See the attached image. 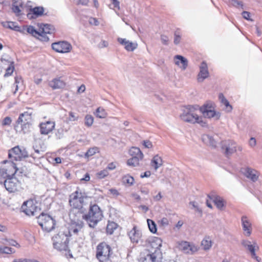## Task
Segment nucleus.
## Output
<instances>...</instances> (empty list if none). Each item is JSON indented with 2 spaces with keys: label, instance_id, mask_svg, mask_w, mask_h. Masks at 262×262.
Returning a JSON list of instances; mask_svg holds the SVG:
<instances>
[{
  "label": "nucleus",
  "instance_id": "79ce46f5",
  "mask_svg": "<svg viewBox=\"0 0 262 262\" xmlns=\"http://www.w3.org/2000/svg\"><path fill=\"white\" fill-rule=\"evenodd\" d=\"M96 115L99 118H105L107 114L104 109L99 107L96 110Z\"/></svg>",
  "mask_w": 262,
  "mask_h": 262
},
{
  "label": "nucleus",
  "instance_id": "49530a36",
  "mask_svg": "<svg viewBox=\"0 0 262 262\" xmlns=\"http://www.w3.org/2000/svg\"><path fill=\"white\" fill-rule=\"evenodd\" d=\"M108 172L107 170L105 168V169H103L99 172H98L97 173V177L99 179H103L105 177L108 175Z\"/></svg>",
  "mask_w": 262,
  "mask_h": 262
},
{
  "label": "nucleus",
  "instance_id": "f03ea898",
  "mask_svg": "<svg viewBox=\"0 0 262 262\" xmlns=\"http://www.w3.org/2000/svg\"><path fill=\"white\" fill-rule=\"evenodd\" d=\"M199 105H187L182 110V113L180 114V117L184 122L194 124L195 123L201 124H205L202 120V118L199 117L196 112L199 110Z\"/></svg>",
  "mask_w": 262,
  "mask_h": 262
},
{
  "label": "nucleus",
  "instance_id": "20e7f679",
  "mask_svg": "<svg viewBox=\"0 0 262 262\" xmlns=\"http://www.w3.org/2000/svg\"><path fill=\"white\" fill-rule=\"evenodd\" d=\"M53 247L58 251H66L68 248L69 238L67 235L60 232L52 238Z\"/></svg>",
  "mask_w": 262,
  "mask_h": 262
},
{
  "label": "nucleus",
  "instance_id": "2f4dec72",
  "mask_svg": "<svg viewBox=\"0 0 262 262\" xmlns=\"http://www.w3.org/2000/svg\"><path fill=\"white\" fill-rule=\"evenodd\" d=\"M3 26L5 28H8L11 30L20 31V27L17 25V23L13 21H6L2 23Z\"/></svg>",
  "mask_w": 262,
  "mask_h": 262
},
{
  "label": "nucleus",
  "instance_id": "4c0bfd02",
  "mask_svg": "<svg viewBox=\"0 0 262 262\" xmlns=\"http://www.w3.org/2000/svg\"><path fill=\"white\" fill-rule=\"evenodd\" d=\"M49 124V121L46 123H41L40 124V130L41 134L48 135L49 133V128L48 127Z\"/></svg>",
  "mask_w": 262,
  "mask_h": 262
},
{
  "label": "nucleus",
  "instance_id": "37998d69",
  "mask_svg": "<svg viewBox=\"0 0 262 262\" xmlns=\"http://www.w3.org/2000/svg\"><path fill=\"white\" fill-rule=\"evenodd\" d=\"M1 249L0 253H1L10 254L15 252V250L13 249L8 247H5L3 248L1 247Z\"/></svg>",
  "mask_w": 262,
  "mask_h": 262
},
{
  "label": "nucleus",
  "instance_id": "f257e3e1",
  "mask_svg": "<svg viewBox=\"0 0 262 262\" xmlns=\"http://www.w3.org/2000/svg\"><path fill=\"white\" fill-rule=\"evenodd\" d=\"M103 217V212L97 204H91L88 212L83 214L79 210L75 212H71L70 217L71 224L69 228V234L70 236L77 235L83 228L84 224L82 220H85L89 227L95 228L97 224Z\"/></svg>",
  "mask_w": 262,
  "mask_h": 262
},
{
  "label": "nucleus",
  "instance_id": "0eeeda50",
  "mask_svg": "<svg viewBox=\"0 0 262 262\" xmlns=\"http://www.w3.org/2000/svg\"><path fill=\"white\" fill-rule=\"evenodd\" d=\"M0 166V174L4 178H11L16 173L17 169L16 164L13 162L4 161Z\"/></svg>",
  "mask_w": 262,
  "mask_h": 262
},
{
  "label": "nucleus",
  "instance_id": "4d7b16f0",
  "mask_svg": "<svg viewBox=\"0 0 262 262\" xmlns=\"http://www.w3.org/2000/svg\"><path fill=\"white\" fill-rule=\"evenodd\" d=\"M242 15L243 17L244 18H245L246 20H251L250 17V13L248 11H243L242 13Z\"/></svg>",
  "mask_w": 262,
  "mask_h": 262
},
{
  "label": "nucleus",
  "instance_id": "dca6fc26",
  "mask_svg": "<svg viewBox=\"0 0 262 262\" xmlns=\"http://www.w3.org/2000/svg\"><path fill=\"white\" fill-rule=\"evenodd\" d=\"M27 31L33 36L42 41H48L49 40L47 34L49 33V31H46L44 28H40L39 31H37L34 27L29 26L27 27Z\"/></svg>",
  "mask_w": 262,
  "mask_h": 262
},
{
  "label": "nucleus",
  "instance_id": "e2e57ef3",
  "mask_svg": "<svg viewBox=\"0 0 262 262\" xmlns=\"http://www.w3.org/2000/svg\"><path fill=\"white\" fill-rule=\"evenodd\" d=\"M50 220L52 221V227L50 228V231L52 230H54L55 229V228H57L58 226H56V221L53 219L51 216H50Z\"/></svg>",
  "mask_w": 262,
  "mask_h": 262
},
{
  "label": "nucleus",
  "instance_id": "774afa93",
  "mask_svg": "<svg viewBox=\"0 0 262 262\" xmlns=\"http://www.w3.org/2000/svg\"><path fill=\"white\" fill-rule=\"evenodd\" d=\"M109 191L110 192L111 194L114 195H116V196H117L119 195V192L118 191H117V190L115 189H110L109 190Z\"/></svg>",
  "mask_w": 262,
  "mask_h": 262
},
{
  "label": "nucleus",
  "instance_id": "bf43d9fd",
  "mask_svg": "<svg viewBox=\"0 0 262 262\" xmlns=\"http://www.w3.org/2000/svg\"><path fill=\"white\" fill-rule=\"evenodd\" d=\"M116 163H114V162H112V163H109L106 169L108 170H114L116 168Z\"/></svg>",
  "mask_w": 262,
  "mask_h": 262
},
{
  "label": "nucleus",
  "instance_id": "de8ad7c7",
  "mask_svg": "<svg viewBox=\"0 0 262 262\" xmlns=\"http://www.w3.org/2000/svg\"><path fill=\"white\" fill-rule=\"evenodd\" d=\"M174 43L175 45H178L181 41V35L180 32L178 31H176L174 32Z\"/></svg>",
  "mask_w": 262,
  "mask_h": 262
},
{
  "label": "nucleus",
  "instance_id": "2eb2a0df",
  "mask_svg": "<svg viewBox=\"0 0 262 262\" xmlns=\"http://www.w3.org/2000/svg\"><path fill=\"white\" fill-rule=\"evenodd\" d=\"M53 50L58 53H69L72 49V46L70 43L66 41H60L52 44Z\"/></svg>",
  "mask_w": 262,
  "mask_h": 262
},
{
  "label": "nucleus",
  "instance_id": "cd10ccee",
  "mask_svg": "<svg viewBox=\"0 0 262 262\" xmlns=\"http://www.w3.org/2000/svg\"><path fill=\"white\" fill-rule=\"evenodd\" d=\"M203 115L205 118H213L214 120H219L221 117L220 112H215L214 110H209L207 111H203Z\"/></svg>",
  "mask_w": 262,
  "mask_h": 262
},
{
  "label": "nucleus",
  "instance_id": "72a5a7b5",
  "mask_svg": "<svg viewBox=\"0 0 262 262\" xmlns=\"http://www.w3.org/2000/svg\"><path fill=\"white\" fill-rule=\"evenodd\" d=\"M219 99L221 100V102L222 104H223L225 106L227 111L228 112H230L232 109V107L230 104L229 101L226 99V98L224 96L223 94H220L219 95Z\"/></svg>",
  "mask_w": 262,
  "mask_h": 262
},
{
  "label": "nucleus",
  "instance_id": "393cba45",
  "mask_svg": "<svg viewBox=\"0 0 262 262\" xmlns=\"http://www.w3.org/2000/svg\"><path fill=\"white\" fill-rule=\"evenodd\" d=\"M174 63L180 67L182 70H185L188 66V60L183 56L179 55H176L174 57Z\"/></svg>",
  "mask_w": 262,
  "mask_h": 262
},
{
  "label": "nucleus",
  "instance_id": "5701e85b",
  "mask_svg": "<svg viewBox=\"0 0 262 262\" xmlns=\"http://www.w3.org/2000/svg\"><path fill=\"white\" fill-rule=\"evenodd\" d=\"M44 9L41 7H36L31 9L30 12L27 14V17L29 19H35L43 14Z\"/></svg>",
  "mask_w": 262,
  "mask_h": 262
},
{
  "label": "nucleus",
  "instance_id": "09e8293b",
  "mask_svg": "<svg viewBox=\"0 0 262 262\" xmlns=\"http://www.w3.org/2000/svg\"><path fill=\"white\" fill-rule=\"evenodd\" d=\"M68 119L70 121H76L78 119V116L76 115L75 114L72 112H70Z\"/></svg>",
  "mask_w": 262,
  "mask_h": 262
},
{
  "label": "nucleus",
  "instance_id": "a211bd4d",
  "mask_svg": "<svg viewBox=\"0 0 262 262\" xmlns=\"http://www.w3.org/2000/svg\"><path fill=\"white\" fill-rule=\"evenodd\" d=\"M162 253L158 250L155 253H151L149 252L144 257H141L140 258L139 262H161Z\"/></svg>",
  "mask_w": 262,
  "mask_h": 262
},
{
  "label": "nucleus",
  "instance_id": "6e6552de",
  "mask_svg": "<svg viewBox=\"0 0 262 262\" xmlns=\"http://www.w3.org/2000/svg\"><path fill=\"white\" fill-rule=\"evenodd\" d=\"M129 154L132 158L127 160V165L133 167L139 166L140 161H142L144 157V155L140 149L132 147L129 150Z\"/></svg>",
  "mask_w": 262,
  "mask_h": 262
},
{
  "label": "nucleus",
  "instance_id": "f704fd0d",
  "mask_svg": "<svg viewBox=\"0 0 262 262\" xmlns=\"http://www.w3.org/2000/svg\"><path fill=\"white\" fill-rule=\"evenodd\" d=\"M201 245L205 250H209L212 246V242L209 237H205L201 242Z\"/></svg>",
  "mask_w": 262,
  "mask_h": 262
},
{
  "label": "nucleus",
  "instance_id": "6ab92c4d",
  "mask_svg": "<svg viewBox=\"0 0 262 262\" xmlns=\"http://www.w3.org/2000/svg\"><path fill=\"white\" fill-rule=\"evenodd\" d=\"M38 223L40 226L42 230L46 231L47 232H49V214L42 212L37 217Z\"/></svg>",
  "mask_w": 262,
  "mask_h": 262
},
{
  "label": "nucleus",
  "instance_id": "e433bc0d",
  "mask_svg": "<svg viewBox=\"0 0 262 262\" xmlns=\"http://www.w3.org/2000/svg\"><path fill=\"white\" fill-rule=\"evenodd\" d=\"M229 5L238 9H244L245 8L243 2L237 0H229Z\"/></svg>",
  "mask_w": 262,
  "mask_h": 262
},
{
  "label": "nucleus",
  "instance_id": "ea45409f",
  "mask_svg": "<svg viewBox=\"0 0 262 262\" xmlns=\"http://www.w3.org/2000/svg\"><path fill=\"white\" fill-rule=\"evenodd\" d=\"M199 110H200L202 113H203V111H209V110H214V104L212 102L204 104L202 107H199Z\"/></svg>",
  "mask_w": 262,
  "mask_h": 262
},
{
  "label": "nucleus",
  "instance_id": "1a4fd4ad",
  "mask_svg": "<svg viewBox=\"0 0 262 262\" xmlns=\"http://www.w3.org/2000/svg\"><path fill=\"white\" fill-rule=\"evenodd\" d=\"M85 198L86 196L84 193L76 190L70 195L69 204L74 208L80 209L82 207Z\"/></svg>",
  "mask_w": 262,
  "mask_h": 262
},
{
  "label": "nucleus",
  "instance_id": "a878e982",
  "mask_svg": "<svg viewBox=\"0 0 262 262\" xmlns=\"http://www.w3.org/2000/svg\"><path fill=\"white\" fill-rule=\"evenodd\" d=\"M163 163V159L159 155H156L153 157L150 162V166L154 168L155 171L162 166Z\"/></svg>",
  "mask_w": 262,
  "mask_h": 262
},
{
  "label": "nucleus",
  "instance_id": "c85d7f7f",
  "mask_svg": "<svg viewBox=\"0 0 262 262\" xmlns=\"http://www.w3.org/2000/svg\"><path fill=\"white\" fill-rule=\"evenodd\" d=\"M245 176L252 181L255 182L258 179L257 171L252 169L247 168L245 171Z\"/></svg>",
  "mask_w": 262,
  "mask_h": 262
},
{
  "label": "nucleus",
  "instance_id": "423d86ee",
  "mask_svg": "<svg viewBox=\"0 0 262 262\" xmlns=\"http://www.w3.org/2000/svg\"><path fill=\"white\" fill-rule=\"evenodd\" d=\"M221 144L222 149L224 150L225 154L227 156L232 155L237 151H242L243 150L242 146L238 145L232 140L223 141Z\"/></svg>",
  "mask_w": 262,
  "mask_h": 262
},
{
  "label": "nucleus",
  "instance_id": "0e129e2a",
  "mask_svg": "<svg viewBox=\"0 0 262 262\" xmlns=\"http://www.w3.org/2000/svg\"><path fill=\"white\" fill-rule=\"evenodd\" d=\"M89 3V0H78V4L83 6H87Z\"/></svg>",
  "mask_w": 262,
  "mask_h": 262
},
{
  "label": "nucleus",
  "instance_id": "473e14b6",
  "mask_svg": "<svg viewBox=\"0 0 262 262\" xmlns=\"http://www.w3.org/2000/svg\"><path fill=\"white\" fill-rule=\"evenodd\" d=\"M117 227L118 225L116 223L108 221L106 228V233L110 235L112 234Z\"/></svg>",
  "mask_w": 262,
  "mask_h": 262
},
{
  "label": "nucleus",
  "instance_id": "a18cd8bd",
  "mask_svg": "<svg viewBox=\"0 0 262 262\" xmlns=\"http://www.w3.org/2000/svg\"><path fill=\"white\" fill-rule=\"evenodd\" d=\"M13 62L10 61V64L8 68L6 69V72L4 75L5 77H8L12 74L14 70V66L13 65Z\"/></svg>",
  "mask_w": 262,
  "mask_h": 262
},
{
  "label": "nucleus",
  "instance_id": "ddd939ff",
  "mask_svg": "<svg viewBox=\"0 0 262 262\" xmlns=\"http://www.w3.org/2000/svg\"><path fill=\"white\" fill-rule=\"evenodd\" d=\"M178 248L185 254L192 255L198 250L197 246L187 241L178 242Z\"/></svg>",
  "mask_w": 262,
  "mask_h": 262
},
{
  "label": "nucleus",
  "instance_id": "c03bdc74",
  "mask_svg": "<svg viewBox=\"0 0 262 262\" xmlns=\"http://www.w3.org/2000/svg\"><path fill=\"white\" fill-rule=\"evenodd\" d=\"M97 152H98V148H91L85 154V157L89 158L95 155Z\"/></svg>",
  "mask_w": 262,
  "mask_h": 262
},
{
  "label": "nucleus",
  "instance_id": "052dcab7",
  "mask_svg": "<svg viewBox=\"0 0 262 262\" xmlns=\"http://www.w3.org/2000/svg\"><path fill=\"white\" fill-rule=\"evenodd\" d=\"M8 245L14 247H20V245L13 239H9Z\"/></svg>",
  "mask_w": 262,
  "mask_h": 262
},
{
  "label": "nucleus",
  "instance_id": "680f3d73",
  "mask_svg": "<svg viewBox=\"0 0 262 262\" xmlns=\"http://www.w3.org/2000/svg\"><path fill=\"white\" fill-rule=\"evenodd\" d=\"M256 139L253 137L251 138L249 140V146L253 147L256 145Z\"/></svg>",
  "mask_w": 262,
  "mask_h": 262
},
{
  "label": "nucleus",
  "instance_id": "3c124183",
  "mask_svg": "<svg viewBox=\"0 0 262 262\" xmlns=\"http://www.w3.org/2000/svg\"><path fill=\"white\" fill-rule=\"evenodd\" d=\"M12 122V119L10 117H5L2 122L3 125H10Z\"/></svg>",
  "mask_w": 262,
  "mask_h": 262
},
{
  "label": "nucleus",
  "instance_id": "8fccbe9b",
  "mask_svg": "<svg viewBox=\"0 0 262 262\" xmlns=\"http://www.w3.org/2000/svg\"><path fill=\"white\" fill-rule=\"evenodd\" d=\"M17 5V3H13V5H12V10H13V11L17 15H18L19 14V13L21 12V9L20 8H21V7H19V6H18Z\"/></svg>",
  "mask_w": 262,
  "mask_h": 262
},
{
  "label": "nucleus",
  "instance_id": "338daca9",
  "mask_svg": "<svg viewBox=\"0 0 262 262\" xmlns=\"http://www.w3.org/2000/svg\"><path fill=\"white\" fill-rule=\"evenodd\" d=\"M161 224L163 226H167L169 224L168 219L166 217H163L161 220Z\"/></svg>",
  "mask_w": 262,
  "mask_h": 262
},
{
  "label": "nucleus",
  "instance_id": "4be33fe9",
  "mask_svg": "<svg viewBox=\"0 0 262 262\" xmlns=\"http://www.w3.org/2000/svg\"><path fill=\"white\" fill-rule=\"evenodd\" d=\"M242 226L244 231V235L246 236H250L252 232V224L246 216H243L241 218Z\"/></svg>",
  "mask_w": 262,
  "mask_h": 262
},
{
  "label": "nucleus",
  "instance_id": "f3484780",
  "mask_svg": "<svg viewBox=\"0 0 262 262\" xmlns=\"http://www.w3.org/2000/svg\"><path fill=\"white\" fill-rule=\"evenodd\" d=\"M127 235L133 244H138L142 237L141 231L136 226L127 232Z\"/></svg>",
  "mask_w": 262,
  "mask_h": 262
},
{
  "label": "nucleus",
  "instance_id": "7c9ffc66",
  "mask_svg": "<svg viewBox=\"0 0 262 262\" xmlns=\"http://www.w3.org/2000/svg\"><path fill=\"white\" fill-rule=\"evenodd\" d=\"M203 141L206 144L212 147L216 146V142L213 138L209 135H204L202 136Z\"/></svg>",
  "mask_w": 262,
  "mask_h": 262
},
{
  "label": "nucleus",
  "instance_id": "c9c22d12",
  "mask_svg": "<svg viewBox=\"0 0 262 262\" xmlns=\"http://www.w3.org/2000/svg\"><path fill=\"white\" fill-rule=\"evenodd\" d=\"M122 182L124 184L131 186L134 182V179L129 175H125L122 177Z\"/></svg>",
  "mask_w": 262,
  "mask_h": 262
},
{
  "label": "nucleus",
  "instance_id": "5fc2aeb1",
  "mask_svg": "<svg viewBox=\"0 0 262 262\" xmlns=\"http://www.w3.org/2000/svg\"><path fill=\"white\" fill-rule=\"evenodd\" d=\"M89 22L91 25L97 26L99 25V23L96 18L91 17L89 20Z\"/></svg>",
  "mask_w": 262,
  "mask_h": 262
},
{
  "label": "nucleus",
  "instance_id": "603ef678",
  "mask_svg": "<svg viewBox=\"0 0 262 262\" xmlns=\"http://www.w3.org/2000/svg\"><path fill=\"white\" fill-rule=\"evenodd\" d=\"M112 5L114 6V9H116L117 10H119L120 9V2L119 0H111Z\"/></svg>",
  "mask_w": 262,
  "mask_h": 262
},
{
  "label": "nucleus",
  "instance_id": "b1692460",
  "mask_svg": "<svg viewBox=\"0 0 262 262\" xmlns=\"http://www.w3.org/2000/svg\"><path fill=\"white\" fill-rule=\"evenodd\" d=\"M117 40L121 45L124 46V48L127 51H133L137 48L138 45L137 43L130 42L125 38L119 37Z\"/></svg>",
  "mask_w": 262,
  "mask_h": 262
},
{
  "label": "nucleus",
  "instance_id": "412c9836",
  "mask_svg": "<svg viewBox=\"0 0 262 262\" xmlns=\"http://www.w3.org/2000/svg\"><path fill=\"white\" fill-rule=\"evenodd\" d=\"M209 72L207 63L203 61L200 66V72L198 75V81L199 82H203L209 76Z\"/></svg>",
  "mask_w": 262,
  "mask_h": 262
},
{
  "label": "nucleus",
  "instance_id": "a19ab883",
  "mask_svg": "<svg viewBox=\"0 0 262 262\" xmlns=\"http://www.w3.org/2000/svg\"><path fill=\"white\" fill-rule=\"evenodd\" d=\"M94 122V118L92 115H86L84 117V124L88 127H91Z\"/></svg>",
  "mask_w": 262,
  "mask_h": 262
},
{
  "label": "nucleus",
  "instance_id": "69168bd1",
  "mask_svg": "<svg viewBox=\"0 0 262 262\" xmlns=\"http://www.w3.org/2000/svg\"><path fill=\"white\" fill-rule=\"evenodd\" d=\"M21 81V78H18V77H15V83L16 84V88H15V91L14 92V93H16V92L18 90V84Z\"/></svg>",
  "mask_w": 262,
  "mask_h": 262
},
{
  "label": "nucleus",
  "instance_id": "bb28decb",
  "mask_svg": "<svg viewBox=\"0 0 262 262\" xmlns=\"http://www.w3.org/2000/svg\"><path fill=\"white\" fill-rule=\"evenodd\" d=\"M208 197L212 200L217 208L222 209L224 206L223 199L219 196L214 194H208Z\"/></svg>",
  "mask_w": 262,
  "mask_h": 262
},
{
  "label": "nucleus",
  "instance_id": "13d9d810",
  "mask_svg": "<svg viewBox=\"0 0 262 262\" xmlns=\"http://www.w3.org/2000/svg\"><path fill=\"white\" fill-rule=\"evenodd\" d=\"M161 40L163 44L167 45L168 43V38L167 36L164 35H162L161 36Z\"/></svg>",
  "mask_w": 262,
  "mask_h": 262
},
{
  "label": "nucleus",
  "instance_id": "c756f323",
  "mask_svg": "<svg viewBox=\"0 0 262 262\" xmlns=\"http://www.w3.org/2000/svg\"><path fill=\"white\" fill-rule=\"evenodd\" d=\"M65 83L60 78H55L52 81L50 86L53 89H62L64 86Z\"/></svg>",
  "mask_w": 262,
  "mask_h": 262
},
{
  "label": "nucleus",
  "instance_id": "864d4df0",
  "mask_svg": "<svg viewBox=\"0 0 262 262\" xmlns=\"http://www.w3.org/2000/svg\"><path fill=\"white\" fill-rule=\"evenodd\" d=\"M190 205H192V208L194 209L195 210L198 212L201 213L202 210L196 204V203L194 201H192L189 203Z\"/></svg>",
  "mask_w": 262,
  "mask_h": 262
},
{
  "label": "nucleus",
  "instance_id": "aec40b11",
  "mask_svg": "<svg viewBox=\"0 0 262 262\" xmlns=\"http://www.w3.org/2000/svg\"><path fill=\"white\" fill-rule=\"evenodd\" d=\"M241 244L250 252L251 255H255V251L259 248L255 241L250 242L247 239H244L242 241Z\"/></svg>",
  "mask_w": 262,
  "mask_h": 262
},
{
  "label": "nucleus",
  "instance_id": "39448f33",
  "mask_svg": "<svg viewBox=\"0 0 262 262\" xmlns=\"http://www.w3.org/2000/svg\"><path fill=\"white\" fill-rule=\"evenodd\" d=\"M32 114L28 112H25L24 113L20 114L17 121L16 125L15 126L16 129L20 127L21 130L25 133L28 128H29L31 124Z\"/></svg>",
  "mask_w": 262,
  "mask_h": 262
},
{
  "label": "nucleus",
  "instance_id": "7ed1b4c3",
  "mask_svg": "<svg viewBox=\"0 0 262 262\" xmlns=\"http://www.w3.org/2000/svg\"><path fill=\"white\" fill-rule=\"evenodd\" d=\"M112 253L111 247L105 242L100 243L97 246L96 257L100 262H108Z\"/></svg>",
  "mask_w": 262,
  "mask_h": 262
},
{
  "label": "nucleus",
  "instance_id": "f8f14e48",
  "mask_svg": "<svg viewBox=\"0 0 262 262\" xmlns=\"http://www.w3.org/2000/svg\"><path fill=\"white\" fill-rule=\"evenodd\" d=\"M4 186L10 192L17 191L21 189L20 181L14 177L6 179L4 181Z\"/></svg>",
  "mask_w": 262,
  "mask_h": 262
},
{
  "label": "nucleus",
  "instance_id": "9d476101",
  "mask_svg": "<svg viewBox=\"0 0 262 262\" xmlns=\"http://www.w3.org/2000/svg\"><path fill=\"white\" fill-rule=\"evenodd\" d=\"M162 241L158 237L150 236L147 238L145 241V246L149 248L148 251L151 253L157 252L159 251L162 253L160 250V247L162 246Z\"/></svg>",
  "mask_w": 262,
  "mask_h": 262
},
{
  "label": "nucleus",
  "instance_id": "58836bf2",
  "mask_svg": "<svg viewBox=\"0 0 262 262\" xmlns=\"http://www.w3.org/2000/svg\"><path fill=\"white\" fill-rule=\"evenodd\" d=\"M147 222L150 231L153 233H155L157 231V229L155 222L151 220L147 219Z\"/></svg>",
  "mask_w": 262,
  "mask_h": 262
},
{
  "label": "nucleus",
  "instance_id": "9b49d317",
  "mask_svg": "<svg viewBox=\"0 0 262 262\" xmlns=\"http://www.w3.org/2000/svg\"><path fill=\"white\" fill-rule=\"evenodd\" d=\"M21 210L28 216H34L40 212V209L35 205V202L30 200L24 202L21 206Z\"/></svg>",
  "mask_w": 262,
  "mask_h": 262
},
{
  "label": "nucleus",
  "instance_id": "4468645a",
  "mask_svg": "<svg viewBox=\"0 0 262 262\" xmlns=\"http://www.w3.org/2000/svg\"><path fill=\"white\" fill-rule=\"evenodd\" d=\"M28 157L27 151L25 148H20L15 146L9 151V157L15 161L20 160L22 158Z\"/></svg>",
  "mask_w": 262,
  "mask_h": 262
},
{
  "label": "nucleus",
  "instance_id": "6e6d98bb",
  "mask_svg": "<svg viewBox=\"0 0 262 262\" xmlns=\"http://www.w3.org/2000/svg\"><path fill=\"white\" fill-rule=\"evenodd\" d=\"M143 146L147 148H151L152 147V144L151 142L149 140H144L143 143Z\"/></svg>",
  "mask_w": 262,
  "mask_h": 262
}]
</instances>
